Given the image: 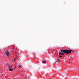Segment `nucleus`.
Wrapping results in <instances>:
<instances>
[{"label":"nucleus","mask_w":79,"mask_h":79,"mask_svg":"<svg viewBox=\"0 0 79 79\" xmlns=\"http://www.w3.org/2000/svg\"><path fill=\"white\" fill-rule=\"evenodd\" d=\"M42 63L44 64H46V61L45 60H44L42 62Z\"/></svg>","instance_id":"obj_6"},{"label":"nucleus","mask_w":79,"mask_h":79,"mask_svg":"<svg viewBox=\"0 0 79 79\" xmlns=\"http://www.w3.org/2000/svg\"><path fill=\"white\" fill-rule=\"evenodd\" d=\"M15 61V60L14 59V61Z\"/></svg>","instance_id":"obj_10"},{"label":"nucleus","mask_w":79,"mask_h":79,"mask_svg":"<svg viewBox=\"0 0 79 79\" xmlns=\"http://www.w3.org/2000/svg\"><path fill=\"white\" fill-rule=\"evenodd\" d=\"M64 74H65V75L67 74H68V72H67V71L65 70L64 71Z\"/></svg>","instance_id":"obj_4"},{"label":"nucleus","mask_w":79,"mask_h":79,"mask_svg":"<svg viewBox=\"0 0 79 79\" xmlns=\"http://www.w3.org/2000/svg\"><path fill=\"white\" fill-rule=\"evenodd\" d=\"M6 55H7V56H9V52H8V50H7L5 52Z\"/></svg>","instance_id":"obj_3"},{"label":"nucleus","mask_w":79,"mask_h":79,"mask_svg":"<svg viewBox=\"0 0 79 79\" xmlns=\"http://www.w3.org/2000/svg\"><path fill=\"white\" fill-rule=\"evenodd\" d=\"M16 58H15L14 60H16Z\"/></svg>","instance_id":"obj_9"},{"label":"nucleus","mask_w":79,"mask_h":79,"mask_svg":"<svg viewBox=\"0 0 79 79\" xmlns=\"http://www.w3.org/2000/svg\"><path fill=\"white\" fill-rule=\"evenodd\" d=\"M8 67L9 71H13V69H11L12 68V66L10 65H9Z\"/></svg>","instance_id":"obj_2"},{"label":"nucleus","mask_w":79,"mask_h":79,"mask_svg":"<svg viewBox=\"0 0 79 79\" xmlns=\"http://www.w3.org/2000/svg\"><path fill=\"white\" fill-rule=\"evenodd\" d=\"M72 52V50H61L60 51L59 53V55L63 56L64 55V53H66L67 54H69V53H71Z\"/></svg>","instance_id":"obj_1"},{"label":"nucleus","mask_w":79,"mask_h":79,"mask_svg":"<svg viewBox=\"0 0 79 79\" xmlns=\"http://www.w3.org/2000/svg\"><path fill=\"white\" fill-rule=\"evenodd\" d=\"M19 67H21V65H19Z\"/></svg>","instance_id":"obj_8"},{"label":"nucleus","mask_w":79,"mask_h":79,"mask_svg":"<svg viewBox=\"0 0 79 79\" xmlns=\"http://www.w3.org/2000/svg\"><path fill=\"white\" fill-rule=\"evenodd\" d=\"M62 56H59V57H60V58H61V57H62Z\"/></svg>","instance_id":"obj_7"},{"label":"nucleus","mask_w":79,"mask_h":79,"mask_svg":"<svg viewBox=\"0 0 79 79\" xmlns=\"http://www.w3.org/2000/svg\"><path fill=\"white\" fill-rule=\"evenodd\" d=\"M59 63V64H60L61 63V62H60V60L59 59H58L55 62V63Z\"/></svg>","instance_id":"obj_5"}]
</instances>
